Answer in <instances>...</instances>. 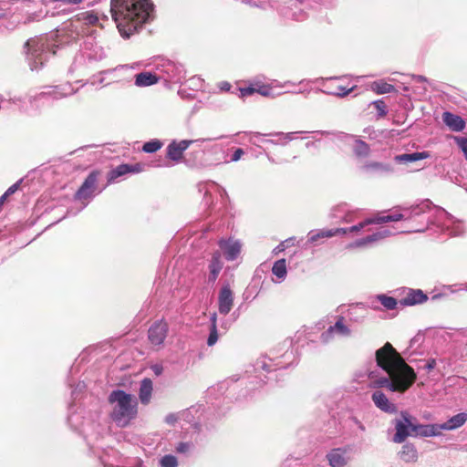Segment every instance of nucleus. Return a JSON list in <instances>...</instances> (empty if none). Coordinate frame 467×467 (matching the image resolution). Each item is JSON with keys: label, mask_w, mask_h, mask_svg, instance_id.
I'll return each mask as SVG.
<instances>
[{"label": "nucleus", "mask_w": 467, "mask_h": 467, "mask_svg": "<svg viewBox=\"0 0 467 467\" xmlns=\"http://www.w3.org/2000/svg\"><path fill=\"white\" fill-rule=\"evenodd\" d=\"M437 213H445V211L436 207L429 199H426L419 203L401 207L400 212L399 213L395 212L389 215H377L372 218H368L350 227L312 230L308 233V242L313 244L320 238H330L337 234H358L360 230L369 224H379L401 220L412 221L415 222L416 224L411 225L407 230L397 231V233H422L428 229L431 223H434V217ZM395 234L396 232H392L389 229L381 228L371 234L357 239L356 241L348 244V248L355 249L369 247Z\"/></svg>", "instance_id": "1"}, {"label": "nucleus", "mask_w": 467, "mask_h": 467, "mask_svg": "<svg viewBox=\"0 0 467 467\" xmlns=\"http://www.w3.org/2000/svg\"><path fill=\"white\" fill-rule=\"evenodd\" d=\"M376 361L389 377L373 379L374 372H368V378L371 379L370 388H387L392 392H404L415 382L417 376L414 369L405 362L390 343L387 342L376 351Z\"/></svg>", "instance_id": "2"}, {"label": "nucleus", "mask_w": 467, "mask_h": 467, "mask_svg": "<svg viewBox=\"0 0 467 467\" xmlns=\"http://www.w3.org/2000/svg\"><path fill=\"white\" fill-rule=\"evenodd\" d=\"M110 11L119 34L129 38L153 17L150 0H111Z\"/></svg>", "instance_id": "3"}, {"label": "nucleus", "mask_w": 467, "mask_h": 467, "mask_svg": "<svg viewBox=\"0 0 467 467\" xmlns=\"http://www.w3.org/2000/svg\"><path fill=\"white\" fill-rule=\"evenodd\" d=\"M109 402L112 405L111 420L119 428H125L138 415V400L135 396L122 389H115L109 395Z\"/></svg>", "instance_id": "4"}, {"label": "nucleus", "mask_w": 467, "mask_h": 467, "mask_svg": "<svg viewBox=\"0 0 467 467\" xmlns=\"http://www.w3.org/2000/svg\"><path fill=\"white\" fill-rule=\"evenodd\" d=\"M54 40L48 36H35L28 39L24 46L26 61L31 70L42 68L51 54H56L54 47H57Z\"/></svg>", "instance_id": "5"}, {"label": "nucleus", "mask_w": 467, "mask_h": 467, "mask_svg": "<svg viewBox=\"0 0 467 467\" xmlns=\"http://www.w3.org/2000/svg\"><path fill=\"white\" fill-rule=\"evenodd\" d=\"M254 376L250 377V383L254 384V388H260L272 379L274 372L285 368L286 365L283 364L279 359L271 358L267 356H261L253 365Z\"/></svg>", "instance_id": "6"}, {"label": "nucleus", "mask_w": 467, "mask_h": 467, "mask_svg": "<svg viewBox=\"0 0 467 467\" xmlns=\"http://www.w3.org/2000/svg\"><path fill=\"white\" fill-rule=\"evenodd\" d=\"M151 65L156 70L160 80L165 82H181L185 78L183 67L171 59L163 57H154Z\"/></svg>", "instance_id": "7"}, {"label": "nucleus", "mask_w": 467, "mask_h": 467, "mask_svg": "<svg viewBox=\"0 0 467 467\" xmlns=\"http://www.w3.org/2000/svg\"><path fill=\"white\" fill-rule=\"evenodd\" d=\"M415 418L407 411H401L400 417L393 420L396 433L392 438L395 443H402L409 436H412Z\"/></svg>", "instance_id": "8"}, {"label": "nucleus", "mask_w": 467, "mask_h": 467, "mask_svg": "<svg viewBox=\"0 0 467 467\" xmlns=\"http://www.w3.org/2000/svg\"><path fill=\"white\" fill-rule=\"evenodd\" d=\"M211 139H199V140H182L179 142L173 140L167 147V157L175 161L179 162L182 159L184 150L192 144L201 146L203 142L210 141Z\"/></svg>", "instance_id": "9"}, {"label": "nucleus", "mask_w": 467, "mask_h": 467, "mask_svg": "<svg viewBox=\"0 0 467 467\" xmlns=\"http://www.w3.org/2000/svg\"><path fill=\"white\" fill-rule=\"evenodd\" d=\"M428 300V296L420 289L403 287L400 293L399 303L402 306L422 304Z\"/></svg>", "instance_id": "10"}, {"label": "nucleus", "mask_w": 467, "mask_h": 467, "mask_svg": "<svg viewBox=\"0 0 467 467\" xmlns=\"http://www.w3.org/2000/svg\"><path fill=\"white\" fill-rule=\"evenodd\" d=\"M169 326L161 319L155 321L148 330V338L151 345L161 346L168 335Z\"/></svg>", "instance_id": "11"}, {"label": "nucleus", "mask_w": 467, "mask_h": 467, "mask_svg": "<svg viewBox=\"0 0 467 467\" xmlns=\"http://www.w3.org/2000/svg\"><path fill=\"white\" fill-rule=\"evenodd\" d=\"M98 176L99 172L95 171L88 175L82 185L75 193V200L82 201L93 197V193L97 188Z\"/></svg>", "instance_id": "12"}, {"label": "nucleus", "mask_w": 467, "mask_h": 467, "mask_svg": "<svg viewBox=\"0 0 467 467\" xmlns=\"http://www.w3.org/2000/svg\"><path fill=\"white\" fill-rule=\"evenodd\" d=\"M234 292L230 285H223L218 295V310L221 315L226 316L230 313L234 306Z\"/></svg>", "instance_id": "13"}, {"label": "nucleus", "mask_w": 467, "mask_h": 467, "mask_svg": "<svg viewBox=\"0 0 467 467\" xmlns=\"http://www.w3.org/2000/svg\"><path fill=\"white\" fill-rule=\"evenodd\" d=\"M343 319L344 318L340 317L333 326H330L321 334L320 339L323 343L329 342L336 335L342 337L350 335V329L343 323Z\"/></svg>", "instance_id": "14"}, {"label": "nucleus", "mask_w": 467, "mask_h": 467, "mask_svg": "<svg viewBox=\"0 0 467 467\" xmlns=\"http://www.w3.org/2000/svg\"><path fill=\"white\" fill-rule=\"evenodd\" d=\"M82 50L88 57V63H95L106 57L105 51L102 47L93 43V38L88 37L84 42Z\"/></svg>", "instance_id": "15"}, {"label": "nucleus", "mask_w": 467, "mask_h": 467, "mask_svg": "<svg viewBox=\"0 0 467 467\" xmlns=\"http://www.w3.org/2000/svg\"><path fill=\"white\" fill-rule=\"evenodd\" d=\"M371 400L378 409L386 413L393 414L398 411L397 406L389 401L381 390H375L371 395Z\"/></svg>", "instance_id": "16"}, {"label": "nucleus", "mask_w": 467, "mask_h": 467, "mask_svg": "<svg viewBox=\"0 0 467 467\" xmlns=\"http://www.w3.org/2000/svg\"><path fill=\"white\" fill-rule=\"evenodd\" d=\"M441 433L440 424H420L415 418L412 437H434Z\"/></svg>", "instance_id": "17"}, {"label": "nucleus", "mask_w": 467, "mask_h": 467, "mask_svg": "<svg viewBox=\"0 0 467 467\" xmlns=\"http://www.w3.org/2000/svg\"><path fill=\"white\" fill-rule=\"evenodd\" d=\"M219 246L227 261L235 260L241 252V244L238 241L221 240Z\"/></svg>", "instance_id": "18"}, {"label": "nucleus", "mask_w": 467, "mask_h": 467, "mask_svg": "<svg viewBox=\"0 0 467 467\" xmlns=\"http://www.w3.org/2000/svg\"><path fill=\"white\" fill-rule=\"evenodd\" d=\"M362 171L371 174H389L393 171L390 164L379 161H368L362 166Z\"/></svg>", "instance_id": "19"}, {"label": "nucleus", "mask_w": 467, "mask_h": 467, "mask_svg": "<svg viewBox=\"0 0 467 467\" xmlns=\"http://www.w3.org/2000/svg\"><path fill=\"white\" fill-rule=\"evenodd\" d=\"M467 421V413L460 412L451 417L447 421L440 424L441 431H451L458 429Z\"/></svg>", "instance_id": "20"}, {"label": "nucleus", "mask_w": 467, "mask_h": 467, "mask_svg": "<svg viewBox=\"0 0 467 467\" xmlns=\"http://www.w3.org/2000/svg\"><path fill=\"white\" fill-rule=\"evenodd\" d=\"M444 123L453 131H462L465 128L464 120L458 115L445 111L442 115Z\"/></svg>", "instance_id": "21"}, {"label": "nucleus", "mask_w": 467, "mask_h": 467, "mask_svg": "<svg viewBox=\"0 0 467 467\" xmlns=\"http://www.w3.org/2000/svg\"><path fill=\"white\" fill-rule=\"evenodd\" d=\"M160 81L159 76L154 72L145 71L140 72L135 77V85L138 87H148L156 84Z\"/></svg>", "instance_id": "22"}, {"label": "nucleus", "mask_w": 467, "mask_h": 467, "mask_svg": "<svg viewBox=\"0 0 467 467\" xmlns=\"http://www.w3.org/2000/svg\"><path fill=\"white\" fill-rule=\"evenodd\" d=\"M221 257H222L221 253L218 251L213 253V254L212 256V259L209 264V270H210L209 281L210 282H213V283L215 282V280L217 279V277L223 268V263H222Z\"/></svg>", "instance_id": "23"}, {"label": "nucleus", "mask_w": 467, "mask_h": 467, "mask_svg": "<svg viewBox=\"0 0 467 467\" xmlns=\"http://www.w3.org/2000/svg\"><path fill=\"white\" fill-rule=\"evenodd\" d=\"M430 156L431 154L429 151H416L412 153L396 155L394 160L398 163H407L425 160L430 158Z\"/></svg>", "instance_id": "24"}, {"label": "nucleus", "mask_w": 467, "mask_h": 467, "mask_svg": "<svg viewBox=\"0 0 467 467\" xmlns=\"http://www.w3.org/2000/svg\"><path fill=\"white\" fill-rule=\"evenodd\" d=\"M399 457L405 462H415L418 460V451L414 444L405 443L399 452Z\"/></svg>", "instance_id": "25"}, {"label": "nucleus", "mask_w": 467, "mask_h": 467, "mask_svg": "<svg viewBox=\"0 0 467 467\" xmlns=\"http://www.w3.org/2000/svg\"><path fill=\"white\" fill-rule=\"evenodd\" d=\"M327 457L331 467H344L348 462L345 451L339 448L332 450Z\"/></svg>", "instance_id": "26"}, {"label": "nucleus", "mask_w": 467, "mask_h": 467, "mask_svg": "<svg viewBox=\"0 0 467 467\" xmlns=\"http://www.w3.org/2000/svg\"><path fill=\"white\" fill-rule=\"evenodd\" d=\"M152 393V381L150 379L145 378L141 380L139 398L142 404L147 405L151 398Z\"/></svg>", "instance_id": "27"}, {"label": "nucleus", "mask_w": 467, "mask_h": 467, "mask_svg": "<svg viewBox=\"0 0 467 467\" xmlns=\"http://www.w3.org/2000/svg\"><path fill=\"white\" fill-rule=\"evenodd\" d=\"M327 90L325 91L327 94L343 98L352 92L355 88V86L347 88L331 81L329 84H327Z\"/></svg>", "instance_id": "28"}, {"label": "nucleus", "mask_w": 467, "mask_h": 467, "mask_svg": "<svg viewBox=\"0 0 467 467\" xmlns=\"http://www.w3.org/2000/svg\"><path fill=\"white\" fill-rule=\"evenodd\" d=\"M92 66L91 63L88 62V57L84 53V51L81 49L79 53L76 55L74 57L72 66L70 67L71 71L74 70H86L90 68Z\"/></svg>", "instance_id": "29"}, {"label": "nucleus", "mask_w": 467, "mask_h": 467, "mask_svg": "<svg viewBox=\"0 0 467 467\" xmlns=\"http://www.w3.org/2000/svg\"><path fill=\"white\" fill-rule=\"evenodd\" d=\"M51 91L54 93V99H61L75 93L73 87L69 83L51 86Z\"/></svg>", "instance_id": "30"}, {"label": "nucleus", "mask_w": 467, "mask_h": 467, "mask_svg": "<svg viewBox=\"0 0 467 467\" xmlns=\"http://www.w3.org/2000/svg\"><path fill=\"white\" fill-rule=\"evenodd\" d=\"M351 139H355V145L353 147V152L358 158H366L370 153L369 145L362 140L356 139L354 136H349Z\"/></svg>", "instance_id": "31"}, {"label": "nucleus", "mask_w": 467, "mask_h": 467, "mask_svg": "<svg viewBox=\"0 0 467 467\" xmlns=\"http://www.w3.org/2000/svg\"><path fill=\"white\" fill-rule=\"evenodd\" d=\"M371 89L377 94H386L394 92L395 87L383 80H378L371 84Z\"/></svg>", "instance_id": "32"}, {"label": "nucleus", "mask_w": 467, "mask_h": 467, "mask_svg": "<svg viewBox=\"0 0 467 467\" xmlns=\"http://www.w3.org/2000/svg\"><path fill=\"white\" fill-rule=\"evenodd\" d=\"M129 164H120L115 169H112L108 175V182L112 183L119 177L124 176L129 173Z\"/></svg>", "instance_id": "33"}, {"label": "nucleus", "mask_w": 467, "mask_h": 467, "mask_svg": "<svg viewBox=\"0 0 467 467\" xmlns=\"http://www.w3.org/2000/svg\"><path fill=\"white\" fill-rule=\"evenodd\" d=\"M377 299L388 310L395 309L397 305L400 304L399 299L383 294L378 295Z\"/></svg>", "instance_id": "34"}, {"label": "nucleus", "mask_w": 467, "mask_h": 467, "mask_svg": "<svg viewBox=\"0 0 467 467\" xmlns=\"http://www.w3.org/2000/svg\"><path fill=\"white\" fill-rule=\"evenodd\" d=\"M273 274L279 279H284L286 275V264L285 259H279L275 262L272 267Z\"/></svg>", "instance_id": "35"}, {"label": "nucleus", "mask_w": 467, "mask_h": 467, "mask_svg": "<svg viewBox=\"0 0 467 467\" xmlns=\"http://www.w3.org/2000/svg\"><path fill=\"white\" fill-rule=\"evenodd\" d=\"M99 21L98 16L91 12H83L78 15L76 23L83 22L85 25H95Z\"/></svg>", "instance_id": "36"}, {"label": "nucleus", "mask_w": 467, "mask_h": 467, "mask_svg": "<svg viewBox=\"0 0 467 467\" xmlns=\"http://www.w3.org/2000/svg\"><path fill=\"white\" fill-rule=\"evenodd\" d=\"M162 142L160 140H151L147 141L142 146V150L147 153H154L162 147Z\"/></svg>", "instance_id": "37"}, {"label": "nucleus", "mask_w": 467, "mask_h": 467, "mask_svg": "<svg viewBox=\"0 0 467 467\" xmlns=\"http://www.w3.org/2000/svg\"><path fill=\"white\" fill-rule=\"evenodd\" d=\"M255 93L264 97H275V90L272 87L265 84L255 83L254 84Z\"/></svg>", "instance_id": "38"}, {"label": "nucleus", "mask_w": 467, "mask_h": 467, "mask_svg": "<svg viewBox=\"0 0 467 467\" xmlns=\"http://www.w3.org/2000/svg\"><path fill=\"white\" fill-rule=\"evenodd\" d=\"M160 464L161 467H177L178 461L175 456L167 454L160 460Z\"/></svg>", "instance_id": "39"}, {"label": "nucleus", "mask_w": 467, "mask_h": 467, "mask_svg": "<svg viewBox=\"0 0 467 467\" xmlns=\"http://www.w3.org/2000/svg\"><path fill=\"white\" fill-rule=\"evenodd\" d=\"M42 99H54V93L51 91V86L47 87L45 91H42L34 97L35 101H40Z\"/></svg>", "instance_id": "40"}, {"label": "nucleus", "mask_w": 467, "mask_h": 467, "mask_svg": "<svg viewBox=\"0 0 467 467\" xmlns=\"http://www.w3.org/2000/svg\"><path fill=\"white\" fill-rule=\"evenodd\" d=\"M372 104L374 105V107L378 110V115L379 117H384V116L387 115V113H388L387 106H386L385 102L382 99L375 100V101L372 102Z\"/></svg>", "instance_id": "41"}, {"label": "nucleus", "mask_w": 467, "mask_h": 467, "mask_svg": "<svg viewBox=\"0 0 467 467\" xmlns=\"http://www.w3.org/2000/svg\"><path fill=\"white\" fill-rule=\"evenodd\" d=\"M217 340H218L217 328L211 327L210 328V334H209V337H208V339H207V345L209 347L213 346L217 342Z\"/></svg>", "instance_id": "42"}, {"label": "nucleus", "mask_w": 467, "mask_h": 467, "mask_svg": "<svg viewBox=\"0 0 467 467\" xmlns=\"http://www.w3.org/2000/svg\"><path fill=\"white\" fill-rule=\"evenodd\" d=\"M192 443L191 442H180L175 449L179 453H186L192 449Z\"/></svg>", "instance_id": "43"}, {"label": "nucleus", "mask_w": 467, "mask_h": 467, "mask_svg": "<svg viewBox=\"0 0 467 467\" xmlns=\"http://www.w3.org/2000/svg\"><path fill=\"white\" fill-rule=\"evenodd\" d=\"M241 97H248L255 93L254 84H251L248 87L239 88Z\"/></svg>", "instance_id": "44"}, {"label": "nucleus", "mask_w": 467, "mask_h": 467, "mask_svg": "<svg viewBox=\"0 0 467 467\" xmlns=\"http://www.w3.org/2000/svg\"><path fill=\"white\" fill-rule=\"evenodd\" d=\"M457 142L461 150L463 151L465 158L467 159V138L457 139Z\"/></svg>", "instance_id": "45"}, {"label": "nucleus", "mask_w": 467, "mask_h": 467, "mask_svg": "<svg viewBox=\"0 0 467 467\" xmlns=\"http://www.w3.org/2000/svg\"><path fill=\"white\" fill-rule=\"evenodd\" d=\"M244 154V151L241 148H237L234 150L230 161H237L241 159V157Z\"/></svg>", "instance_id": "46"}, {"label": "nucleus", "mask_w": 467, "mask_h": 467, "mask_svg": "<svg viewBox=\"0 0 467 467\" xmlns=\"http://www.w3.org/2000/svg\"><path fill=\"white\" fill-rule=\"evenodd\" d=\"M425 362V365L423 366V368L427 371L432 370L436 367V359L435 358H429L427 360H423Z\"/></svg>", "instance_id": "47"}, {"label": "nucleus", "mask_w": 467, "mask_h": 467, "mask_svg": "<svg viewBox=\"0 0 467 467\" xmlns=\"http://www.w3.org/2000/svg\"><path fill=\"white\" fill-rule=\"evenodd\" d=\"M129 167H130L129 173H139L143 171V166L140 163L129 164Z\"/></svg>", "instance_id": "48"}, {"label": "nucleus", "mask_w": 467, "mask_h": 467, "mask_svg": "<svg viewBox=\"0 0 467 467\" xmlns=\"http://www.w3.org/2000/svg\"><path fill=\"white\" fill-rule=\"evenodd\" d=\"M21 182H22V180H19V181H17L16 183H14L13 185H11V186H10V187L5 191V195L9 196V195H11V194L15 193V192L17 191V189H18V187H19V185H20Z\"/></svg>", "instance_id": "49"}, {"label": "nucleus", "mask_w": 467, "mask_h": 467, "mask_svg": "<svg viewBox=\"0 0 467 467\" xmlns=\"http://www.w3.org/2000/svg\"><path fill=\"white\" fill-rule=\"evenodd\" d=\"M190 83L194 87L201 88L202 85V80L200 78H192L190 79Z\"/></svg>", "instance_id": "50"}, {"label": "nucleus", "mask_w": 467, "mask_h": 467, "mask_svg": "<svg viewBox=\"0 0 467 467\" xmlns=\"http://www.w3.org/2000/svg\"><path fill=\"white\" fill-rule=\"evenodd\" d=\"M310 1H311V0H309V1H304V3H303V4H300L299 2H297L296 7L293 6L294 11H297V12H298V10H299L300 8H302V9L305 11V7H306V5H311V3H308V4H307V2H310Z\"/></svg>", "instance_id": "51"}, {"label": "nucleus", "mask_w": 467, "mask_h": 467, "mask_svg": "<svg viewBox=\"0 0 467 467\" xmlns=\"http://www.w3.org/2000/svg\"><path fill=\"white\" fill-rule=\"evenodd\" d=\"M462 233H463V229H462V226L460 223H459V224H457V225H456V227H455V229H453V230L451 231V234H452L453 235H460V234H462Z\"/></svg>", "instance_id": "52"}, {"label": "nucleus", "mask_w": 467, "mask_h": 467, "mask_svg": "<svg viewBox=\"0 0 467 467\" xmlns=\"http://www.w3.org/2000/svg\"><path fill=\"white\" fill-rule=\"evenodd\" d=\"M210 322H211V327L217 328V315H216V313L212 314V316L210 317Z\"/></svg>", "instance_id": "53"}, {"label": "nucleus", "mask_w": 467, "mask_h": 467, "mask_svg": "<svg viewBox=\"0 0 467 467\" xmlns=\"http://www.w3.org/2000/svg\"><path fill=\"white\" fill-rule=\"evenodd\" d=\"M412 78L418 82H427V78L421 75H413Z\"/></svg>", "instance_id": "54"}, {"label": "nucleus", "mask_w": 467, "mask_h": 467, "mask_svg": "<svg viewBox=\"0 0 467 467\" xmlns=\"http://www.w3.org/2000/svg\"><path fill=\"white\" fill-rule=\"evenodd\" d=\"M152 369H153V371H154V373L156 375H160L161 373V371H162V368L161 366H158V365L154 366L152 368Z\"/></svg>", "instance_id": "55"}, {"label": "nucleus", "mask_w": 467, "mask_h": 467, "mask_svg": "<svg viewBox=\"0 0 467 467\" xmlns=\"http://www.w3.org/2000/svg\"><path fill=\"white\" fill-rule=\"evenodd\" d=\"M176 420L175 416L173 414H170L166 417V421L169 423L174 422Z\"/></svg>", "instance_id": "56"}, {"label": "nucleus", "mask_w": 467, "mask_h": 467, "mask_svg": "<svg viewBox=\"0 0 467 467\" xmlns=\"http://www.w3.org/2000/svg\"><path fill=\"white\" fill-rule=\"evenodd\" d=\"M285 249V244L284 243H281L279 244L275 248V252L278 251V252H281V251H284Z\"/></svg>", "instance_id": "57"}, {"label": "nucleus", "mask_w": 467, "mask_h": 467, "mask_svg": "<svg viewBox=\"0 0 467 467\" xmlns=\"http://www.w3.org/2000/svg\"><path fill=\"white\" fill-rule=\"evenodd\" d=\"M231 88V85L228 82H223L221 86V89L223 90H229Z\"/></svg>", "instance_id": "58"}, {"label": "nucleus", "mask_w": 467, "mask_h": 467, "mask_svg": "<svg viewBox=\"0 0 467 467\" xmlns=\"http://www.w3.org/2000/svg\"><path fill=\"white\" fill-rule=\"evenodd\" d=\"M294 134H295V133H293V132H289V133H286V134L285 135V139H286L287 140H293V138H294Z\"/></svg>", "instance_id": "59"}, {"label": "nucleus", "mask_w": 467, "mask_h": 467, "mask_svg": "<svg viewBox=\"0 0 467 467\" xmlns=\"http://www.w3.org/2000/svg\"><path fill=\"white\" fill-rule=\"evenodd\" d=\"M8 196L5 195V193H4L1 197H0V206L5 202V201L6 200Z\"/></svg>", "instance_id": "60"}, {"label": "nucleus", "mask_w": 467, "mask_h": 467, "mask_svg": "<svg viewBox=\"0 0 467 467\" xmlns=\"http://www.w3.org/2000/svg\"><path fill=\"white\" fill-rule=\"evenodd\" d=\"M242 3L250 5H255V3L253 2V0H240Z\"/></svg>", "instance_id": "61"}, {"label": "nucleus", "mask_w": 467, "mask_h": 467, "mask_svg": "<svg viewBox=\"0 0 467 467\" xmlns=\"http://www.w3.org/2000/svg\"><path fill=\"white\" fill-rule=\"evenodd\" d=\"M357 422L358 423V425H359L360 429H361V430H363V431H365V427H363L359 421H358V420H357Z\"/></svg>", "instance_id": "62"}, {"label": "nucleus", "mask_w": 467, "mask_h": 467, "mask_svg": "<svg viewBox=\"0 0 467 467\" xmlns=\"http://www.w3.org/2000/svg\"><path fill=\"white\" fill-rule=\"evenodd\" d=\"M262 135H263V134H261L260 132H256V133L254 134V136H255V137H259V136H262Z\"/></svg>", "instance_id": "63"}, {"label": "nucleus", "mask_w": 467, "mask_h": 467, "mask_svg": "<svg viewBox=\"0 0 467 467\" xmlns=\"http://www.w3.org/2000/svg\"><path fill=\"white\" fill-rule=\"evenodd\" d=\"M222 192H223L221 193V195H222V196H223V195H225V196L227 195V193H226V192H225L224 190H223Z\"/></svg>", "instance_id": "64"}]
</instances>
